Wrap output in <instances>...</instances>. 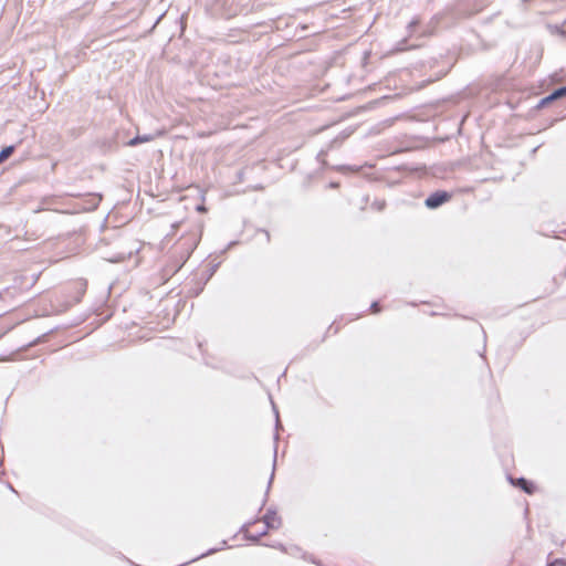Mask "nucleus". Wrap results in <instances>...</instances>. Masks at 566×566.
<instances>
[{"label": "nucleus", "mask_w": 566, "mask_h": 566, "mask_svg": "<svg viewBox=\"0 0 566 566\" xmlns=\"http://www.w3.org/2000/svg\"><path fill=\"white\" fill-rule=\"evenodd\" d=\"M451 195L447 191H436L426 199L424 205L429 209H437L449 201Z\"/></svg>", "instance_id": "f257e3e1"}, {"label": "nucleus", "mask_w": 566, "mask_h": 566, "mask_svg": "<svg viewBox=\"0 0 566 566\" xmlns=\"http://www.w3.org/2000/svg\"><path fill=\"white\" fill-rule=\"evenodd\" d=\"M263 523L265 524L266 531L276 530L281 526V517L277 515L276 511L273 509H269L265 515L262 518Z\"/></svg>", "instance_id": "f03ea898"}, {"label": "nucleus", "mask_w": 566, "mask_h": 566, "mask_svg": "<svg viewBox=\"0 0 566 566\" xmlns=\"http://www.w3.org/2000/svg\"><path fill=\"white\" fill-rule=\"evenodd\" d=\"M510 481L513 485L521 488L527 494H532L534 492V485L524 478H520L517 480L510 478Z\"/></svg>", "instance_id": "7ed1b4c3"}, {"label": "nucleus", "mask_w": 566, "mask_h": 566, "mask_svg": "<svg viewBox=\"0 0 566 566\" xmlns=\"http://www.w3.org/2000/svg\"><path fill=\"white\" fill-rule=\"evenodd\" d=\"M151 139H153V137H151L150 135H144V136H139V135H138V136H136V137L132 138V139L127 143V145H128V146H136V145H138V144H140V143H146V142H149V140H151Z\"/></svg>", "instance_id": "20e7f679"}, {"label": "nucleus", "mask_w": 566, "mask_h": 566, "mask_svg": "<svg viewBox=\"0 0 566 566\" xmlns=\"http://www.w3.org/2000/svg\"><path fill=\"white\" fill-rule=\"evenodd\" d=\"M14 151V146H7L0 151V164L7 160Z\"/></svg>", "instance_id": "39448f33"}, {"label": "nucleus", "mask_w": 566, "mask_h": 566, "mask_svg": "<svg viewBox=\"0 0 566 566\" xmlns=\"http://www.w3.org/2000/svg\"><path fill=\"white\" fill-rule=\"evenodd\" d=\"M551 95L555 101L566 96V85L555 90Z\"/></svg>", "instance_id": "423d86ee"}, {"label": "nucleus", "mask_w": 566, "mask_h": 566, "mask_svg": "<svg viewBox=\"0 0 566 566\" xmlns=\"http://www.w3.org/2000/svg\"><path fill=\"white\" fill-rule=\"evenodd\" d=\"M551 95L555 101L566 96V85L555 90Z\"/></svg>", "instance_id": "0eeeda50"}, {"label": "nucleus", "mask_w": 566, "mask_h": 566, "mask_svg": "<svg viewBox=\"0 0 566 566\" xmlns=\"http://www.w3.org/2000/svg\"><path fill=\"white\" fill-rule=\"evenodd\" d=\"M551 95L555 101L566 96V85L555 90Z\"/></svg>", "instance_id": "6e6552de"}, {"label": "nucleus", "mask_w": 566, "mask_h": 566, "mask_svg": "<svg viewBox=\"0 0 566 566\" xmlns=\"http://www.w3.org/2000/svg\"><path fill=\"white\" fill-rule=\"evenodd\" d=\"M553 101H555V99H554V98H553V96L549 94V95H547L546 97L542 98V99L538 102V104H537V106H536V107H537V108H543V107H545L546 105H548L549 103H552Z\"/></svg>", "instance_id": "1a4fd4ad"}, {"label": "nucleus", "mask_w": 566, "mask_h": 566, "mask_svg": "<svg viewBox=\"0 0 566 566\" xmlns=\"http://www.w3.org/2000/svg\"><path fill=\"white\" fill-rule=\"evenodd\" d=\"M266 534H268V531L263 530V533L248 535V539L251 542L258 543L260 541V538Z\"/></svg>", "instance_id": "9d476101"}, {"label": "nucleus", "mask_w": 566, "mask_h": 566, "mask_svg": "<svg viewBox=\"0 0 566 566\" xmlns=\"http://www.w3.org/2000/svg\"><path fill=\"white\" fill-rule=\"evenodd\" d=\"M385 205H386V203H385V201H384V200H375V201L373 202L371 207H373L374 209H376L377 211H381V210H384Z\"/></svg>", "instance_id": "9b49d317"}, {"label": "nucleus", "mask_w": 566, "mask_h": 566, "mask_svg": "<svg viewBox=\"0 0 566 566\" xmlns=\"http://www.w3.org/2000/svg\"><path fill=\"white\" fill-rule=\"evenodd\" d=\"M275 462H276V449L274 450L273 469L275 468ZM273 478H274V470L272 471V474H271V478H270V481H269V484H268L266 494L269 493V490H270L271 483L273 481Z\"/></svg>", "instance_id": "f8f14e48"}, {"label": "nucleus", "mask_w": 566, "mask_h": 566, "mask_svg": "<svg viewBox=\"0 0 566 566\" xmlns=\"http://www.w3.org/2000/svg\"><path fill=\"white\" fill-rule=\"evenodd\" d=\"M547 566H566V560L558 558L547 564Z\"/></svg>", "instance_id": "ddd939ff"}, {"label": "nucleus", "mask_w": 566, "mask_h": 566, "mask_svg": "<svg viewBox=\"0 0 566 566\" xmlns=\"http://www.w3.org/2000/svg\"><path fill=\"white\" fill-rule=\"evenodd\" d=\"M370 310L373 313H378L380 312V305L378 302H373L371 305H370Z\"/></svg>", "instance_id": "4468645a"}, {"label": "nucleus", "mask_w": 566, "mask_h": 566, "mask_svg": "<svg viewBox=\"0 0 566 566\" xmlns=\"http://www.w3.org/2000/svg\"><path fill=\"white\" fill-rule=\"evenodd\" d=\"M273 409H274L275 417H276V424H275V427H276V430H277L281 427L280 419H279V412H277V410H276L274 405H273Z\"/></svg>", "instance_id": "2eb2a0df"}, {"label": "nucleus", "mask_w": 566, "mask_h": 566, "mask_svg": "<svg viewBox=\"0 0 566 566\" xmlns=\"http://www.w3.org/2000/svg\"><path fill=\"white\" fill-rule=\"evenodd\" d=\"M273 547L279 548L280 551L287 553L286 547L283 544L272 545Z\"/></svg>", "instance_id": "dca6fc26"}, {"label": "nucleus", "mask_w": 566, "mask_h": 566, "mask_svg": "<svg viewBox=\"0 0 566 566\" xmlns=\"http://www.w3.org/2000/svg\"><path fill=\"white\" fill-rule=\"evenodd\" d=\"M419 23V20L418 19H413L410 23H409V28H413L415 25H417Z\"/></svg>", "instance_id": "f3484780"}, {"label": "nucleus", "mask_w": 566, "mask_h": 566, "mask_svg": "<svg viewBox=\"0 0 566 566\" xmlns=\"http://www.w3.org/2000/svg\"><path fill=\"white\" fill-rule=\"evenodd\" d=\"M262 233L265 235L266 240L269 241V239H270V234H269V232H266V231H262Z\"/></svg>", "instance_id": "a211bd4d"}]
</instances>
